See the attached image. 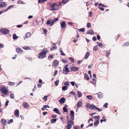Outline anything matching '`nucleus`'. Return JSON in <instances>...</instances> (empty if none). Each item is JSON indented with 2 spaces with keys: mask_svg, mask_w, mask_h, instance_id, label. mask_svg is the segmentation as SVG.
Listing matches in <instances>:
<instances>
[{
  "mask_svg": "<svg viewBox=\"0 0 129 129\" xmlns=\"http://www.w3.org/2000/svg\"><path fill=\"white\" fill-rule=\"evenodd\" d=\"M9 102V101H8V100L6 102V103H5V104L6 106H7L8 105V104Z\"/></svg>",
  "mask_w": 129,
  "mask_h": 129,
  "instance_id": "obj_60",
  "label": "nucleus"
},
{
  "mask_svg": "<svg viewBox=\"0 0 129 129\" xmlns=\"http://www.w3.org/2000/svg\"><path fill=\"white\" fill-rule=\"evenodd\" d=\"M1 33L3 34H7L9 33L10 31L8 29L6 28L1 29L0 30Z\"/></svg>",
  "mask_w": 129,
  "mask_h": 129,
  "instance_id": "obj_5",
  "label": "nucleus"
},
{
  "mask_svg": "<svg viewBox=\"0 0 129 129\" xmlns=\"http://www.w3.org/2000/svg\"><path fill=\"white\" fill-rule=\"evenodd\" d=\"M60 52L61 53V55H65V54L63 52L61 48L60 49Z\"/></svg>",
  "mask_w": 129,
  "mask_h": 129,
  "instance_id": "obj_42",
  "label": "nucleus"
},
{
  "mask_svg": "<svg viewBox=\"0 0 129 129\" xmlns=\"http://www.w3.org/2000/svg\"><path fill=\"white\" fill-rule=\"evenodd\" d=\"M87 33L88 34H89L91 35H93L94 33V32L92 29L88 30L87 31Z\"/></svg>",
  "mask_w": 129,
  "mask_h": 129,
  "instance_id": "obj_16",
  "label": "nucleus"
},
{
  "mask_svg": "<svg viewBox=\"0 0 129 129\" xmlns=\"http://www.w3.org/2000/svg\"><path fill=\"white\" fill-rule=\"evenodd\" d=\"M44 108H45V109H46L47 108H50V107L47 105H44L43 106Z\"/></svg>",
  "mask_w": 129,
  "mask_h": 129,
  "instance_id": "obj_55",
  "label": "nucleus"
},
{
  "mask_svg": "<svg viewBox=\"0 0 129 129\" xmlns=\"http://www.w3.org/2000/svg\"><path fill=\"white\" fill-rule=\"evenodd\" d=\"M53 56L52 55H49L48 56V58H51L52 59L53 58Z\"/></svg>",
  "mask_w": 129,
  "mask_h": 129,
  "instance_id": "obj_57",
  "label": "nucleus"
},
{
  "mask_svg": "<svg viewBox=\"0 0 129 129\" xmlns=\"http://www.w3.org/2000/svg\"><path fill=\"white\" fill-rule=\"evenodd\" d=\"M96 109L99 112L101 111L102 110V109H100V108L97 107Z\"/></svg>",
  "mask_w": 129,
  "mask_h": 129,
  "instance_id": "obj_58",
  "label": "nucleus"
},
{
  "mask_svg": "<svg viewBox=\"0 0 129 129\" xmlns=\"http://www.w3.org/2000/svg\"><path fill=\"white\" fill-rule=\"evenodd\" d=\"M57 120L56 119H52L51 120V123H54Z\"/></svg>",
  "mask_w": 129,
  "mask_h": 129,
  "instance_id": "obj_30",
  "label": "nucleus"
},
{
  "mask_svg": "<svg viewBox=\"0 0 129 129\" xmlns=\"http://www.w3.org/2000/svg\"><path fill=\"white\" fill-rule=\"evenodd\" d=\"M107 105H108L107 103H106L104 105L103 107H105L106 108H107Z\"/></svg>",
  "mask_w": 129,
  "mask_h": 129,
  "instance_id": "obj_53",
  "label": "nucleus"
},
{
  "mask_svg": "<svg viewBox=\"0 0 129 129\" xmlns=\"http://www.w3.org/2000/svg\"><path fill=\"white\" fill-rule=\"evenodd\" d=\"M17 3L18 4H25L21 0L17 2Z\"/></svg>",
  "mask_w": 129,
  "mask_h": 129,
  "instance_id": "obj_33",
  "label": "nucleus"
},
{
  "mask_svg": "<svg viewBox=\"0 0 129 129\" xmlns=\"http://www.w3.org/2000/svg\"><path fill=\"white\" fill-rule=\"evenodd\" d=\"M8 84L10 85H14V82H12L10 81H9L8 82Z\"/></svg>",
  "mask_w": 129,
  "mask_h": 129,
  "instance_id": "obj_40",
  "label": "nucleus"
},
{
  "mask_svg": "<svg viewBox=\"0 0 129 129\" xmlns=\"http://www.w3.org/2000/svg\"><path fill=\"white\" fill-rule=\"evenodd\" d=\"M69 59L70 60V61L72 62H74V59L72 57H70L69 58Z\"/></svg>",
  "mask_w": 129,
  "mask_h": 129,
  "instance_id": "obj_46",
  "label": "nucleus"
},
{
  "mask_svg": "<svg viewBox=\"0 0 129 129\" xmlns=\"http://www.w3.org/2000/svg\"><path fill=\"white\" fill-rule=\"evenodd\" d=\"M10 98L11 99H14V94L12 93L10 95Z\"/></svg>",
  "mask_w": 129,
  "mask_h": 129,
  "instance_id": "obj_41",
  "label": "nucleus"
},
{
  "mask_svg": "<svg viewBox=\"0 0 129 129\" xmlns=\"http://www.w3.org/2000/svg\"><path fill=\"white\" fill-rule=\"evenodd\" d=\"M48 52V50L47 49H44L39 54L38 58L40 59L44 58L46 57V53Z\"/></svg>",
  "mask_w": 129,
  "mask_h": 129,
  "instance_id": "obj_1",
  "label": "nucleus"
},
{
  "mask_svg": "<svg viewBox=\"0 0 129 129\" xmlns=\"http://www.w3.org/2000/svg\"><path fill=\"white\" fill-rule=\"evenodd\" d=\"M72 127V125L70 124H68L67 125L66 128L67 129H70Z\"/></svg>",
  "mask_w": 129,
  "mask_h": 129,
  "instance_id": "obj_29",
  "label": "nucleus"
},
{
  "mask_svg": "<svg viewBox=\"0 0 129 129\" xmlns=\"http://www.w3.org/2000/svg\"><path fill=\"white\" fill-rule=\"evenodd\" d=\"M68 88V87L66 86H64L62 87V89L63 90H66Z\"/></svg>",
  "mask_w": 129,
  "mask_h": 129,
  "instance_id": "obj_36",
  "label": "nucleus"
},
{
  "mask_svg": "<svg viewBox=\"0 0 129 129\" xmlns=\"http://www.w3.org/2000/svg\"><path fill=\"white\" fill-rule=\"evenodd\" d=\"M70 93L71 94H72V95H75V93L73 91H72Z\"/></svg>",
  "mask_w": 129,
  "mask_h": 129,
  "instance_id": "obj_54",
  "label": "nucleus"
},
{
  "mask_svg": "<svg viewBox=\"0 0 129 129\" xmlns=\"http://www.w3.org/2000/svg\"><path fill=\"white\" fill-rule=\"evenodd\" d=\"M57 43H54V46L52 47L51 48V50H55L57 49V47L56 46V44Z\"/></svg>",
  "mask_w": 129,
  "mask_h": 129,
  "instance_id": "obj_19",
  "label": "nucleus"
},
{
  "mask_svg": "<svg viewBox=\"0 0 129 129\" xmlns=\"http://www.w3.org/2000/svg\"><path fill=\"white\" fill-rule=\"evenodd\" d=\"M49 95H48L47 96L46 95H45L43 98V100L45 101H46L47 100V97Z\"/></svg>",
  "mask_w": 129,
  "mask_h": 129,
  "instance_id": "obj_38",
  "label": "nucleus"
},
{
  "mask_svg": "<svg viewBox=\"0 0 129 129\" xmlns=\"http://www.w3.org/2000/svg\"><path fill=\"white\" fill-rule=\"evenodd\" d=\"M30 36V34L29 33H27L26 34L25 36V37H24V39L25 38H27L29 37Z\"/></svg>",
  "mask_w": 129,
  "mask_h": 129,
  "instance_id": "obj_20",
  "label": "nucleus"
},
{
  "mask_svg": "<svg viewBox=\"0 0 129 129\" xmlns=\"http://www.w3.org/2000/svg\"><path fill=\"white\" fill-rule=\"evenodd\" d=\"M59 62L57 60H55L53 61V64L54 66L55 67H56L58 64Z\"/></svg>",
  "mask_w": 129,
  "mask_h": 129,
  "instance_id": "obj_11",
  "label": "nucleus"
},
{
  "mask_svg": "<svg viewBox=\"0 0 129 129\" xmlns=\"http://www.w3.org/2000/svg\"><path fill=\"white\" fill-rule=\"evenodd\" d=\"M60 5V4L58 5L57 4L55 3H53L51 4L50 5V10L51 11L56 10L58 8L59 6Z\"/></svg>",
  "mask_w": 129,
  "mask_h": 129,
  "instance_id": "obj_3",
  "label": "nucleus"
},
{
  "mask_svg": "<svg viewBox=\"0 0 129 129\" xmlns=\"http://www.w3.org/2000/svg\"><path fill=\"white\" fill-rule=\"evenodd\" d=\"M62 61L64 63H67L68 62V61L67 60L63 59L62 60Z\"/></svg>",
  "mask_w": 129,
  "mask_h": 129,
  "instance_id": "obj_48",
  "label": "nucleus"
},
{
  "mask_svg": "<svg viewBox=\"0 0 129 129\" xmlns=\"http://www.w3.org/2000/svg\"><path fill=\"white\" fill-rule=\"evenodd\" d=\"M22 81H19L17 84V86L19 85H20V84L21 83H22Z\"/></svg>",
  "mask_w": 129,
  "mask_h": 129,
  "instance_id": "obj_63",
  "label": "nucleus"
},
{
  "mask_svg": "<svg viewBox=\"0 0 129 129\" xmlns=\"http://www.w3.org/2000/svg\"><path fill=\"white\" fill-rule=\"evenodd\" d=\"M53 21L52 19L48 20L46 23L47 25H49L50 26L54 24Z\"/></svg>",
  "mask_w": 129,
  "mask_h": 129,
  "instance_id": "obj_6",
  "label": "nucleus"
},
{
  "mask_svg": "<svg viewBox=\"0 0 129 129\" xmlns=\"http://www.w3.org/2000/svg\"><path fill=\"white\" fill-rule=\"evenodd\" d=\"M70 117L71 119L73 120L74 119V113L73 111H71L70 112Z\"/></svg>",
  "mask_w": 129,
  "mask_h": 129,
  "instance_id": "obj_7",
  "label": "nucleus"
},
{
  "mask_svg": "<svg viewBox=\"0 0 129 129\" xmlns=\"http://www.w3.org/2000/svg\"><path fill=\"white\" fill-rule=\"evenodd\" d=\"M84 77L86 78V79L88 80L89 79V78L88 77V75L87 74H84Z\"/></svg>",
  "mask_w": 129,
  "mask_h": 129,
  "instance_id": "obj_28",
  "label": "nucleus"
},
{
  "mask_svg": "<svg viewBox=\"0 0 129 129\" xmlns=\"http://www.w3.org/2000/svg\"><path fill=\"white\" fill-rule=\"evenodd\" d=\"M79 30L82 32H84L85 31V29L84 28H81L79 29Z\"/></svg>",
  "mask_w": 129,
  "mask_h": 129,
  "instance_id": "obj_44",
  "label": "nucleus"
},
{
  "mask_svg": "<svg viewBox=\"0 0 129 129\" xmlns=\"http://www.w3.org/2000/svg\"><path fill=\"white\" fill-rule=\"evenodd\" d=\"M94 105L93 104L90 105V106H89V108L91 109H93Z\"/></svg>",
  "mask_w": 129,
  "mask_h": 129,
  "instance_id": "obj_47",
  "label": "nucleus"
},
{
  "mask_svg": "<svg viewBox=\"0 0 129 129\" xmlns=\"http://www.w3.org/2000/svg\"><path fill=\"white\" fill-rule=\"evenodd\" d=\"M92 12L90 11L89 13V15L90 17H91L92 16Z\"/></svg>",
  "mask_w": 129,
  "mask_h": 129,
  "instance_id": "obj_64",
  "label": "nucleus"
},
{
  "mask_svg": "<svg viewBox=\"0 0 129 129\" xmlns=\"http://www.w3.org/2000/svg\"><path fill=\"white\" fill-rule=\"evenodd\" d=\"M62 3H63L64 4L66 3L68 1V0H62Z\"/></svg>",
  "mask_w": 129,
  "mask_h": 129,
  "instance_id": "obj_45",
  "label": "nucleus"
},
{
  "mask_svg": "<svg viewBox=\"0 0 129 129\" xmlns=\"http://www.w3.org/2000/svg\"><path fill=\"white\" fill-rule=\"evenodd\" d=\"M103 95L102 94H101V93H98V97L99 98H101L103 97Z\"/></svg>",
  "mask_w": 129,
  "mask_h": 129,
  "instance_id": "obj_37",
  "label": "nucleus"
},
{
  "mask_svg": "<svg viewBox=\"0 0 129 129\" xmlns=\"http://www.w3.org/2000/svg\"><path fill=\"white\" fill-rule=\"evenodd\" d=\"M92 40L94 41H95L96 40V39L95 37H93L92 38Z\"/></svg>",
  "mask_w": 129,
  "mask_h": 129,
  "instance_id": "obj_62",
  "label": "nucleus"
},
{
  "mask_svg": "<svg viewBox=\"0 0 129 129\" xmlns=\"http://www.w3.org/2000/svg\"><path fill=\"white\" fill-rule=\"evenodd\" d=\"M74 122L71 119L67 121V123L68 124H69L72 125V124H74Z\"/></svg>",
  "mask_w": 129,
  "mask_h": 129,
  "instance_id": "obj_22",
  "label": "nucleus"
},
{
  "mask_svg": "<svg viewBox=\"0 0 129 129\" xmlns=\"http://www.w3.org/2000/svg\"><path fill=\"white\" fill-rule=\"evenodd\" d=\"M59 81L57 79L55 82V84L56 86H57L58 84Z\"/></svg>",
  "mask_w": 129,
  "mask_h": 129,
  "instance_id": "obj_39",
  "label": "nucleus"
},
{
  "mask_svg": "<svg viewBox=\"0 0 129 129\" xmlns=\"http://www.w3.org/2000/svg\"><path fill=\"white\" fill-rule=\"evenodd\" d=\"M37 89V87L36 85H35L34 88L32 90L33 91H34Z\"/></svg>",
  "mask_w": 129,
  "mask_h": 129,
  "instance_id": "obj_59",
  "label": "nucleus"
},
{
  "mask_svg": "<svg viewBox=\"0 0 129 129\" xmlns=\"http://www.w3.org/2000/svg\"><path fill=\"white\" fill-rule=\"evenodd\" d=\"M96 43L98 44L99 46L101 48H103V45L102 43L99 42H97Z\"/></svg>",
  "mask_w": 129,
  "mask_h": 129,
  "instance_id": "obj_24",
  "label": "nucleus"
},
{
  "mask_svg": "<svg viewBox=\"0 0 129 129\" xmlns=\"http://www.w3.org/2000/svg\"><path fill=\"white\" fill-rule=\"evenodd\" d=\"M86 97L88 99H90V100H91L93 98L92 96L90 95H87V96Z\"/></svg>",
  "mask_w": 129,
  "mask_h": 129,
  "instance_id": "obj_31",
  "label": "nucleus"
},
{
  "mask_svg": "<svg viewBox=\"0 0 129 129\" xmlns=\"http://www.w3.org/2000/svg\"><path fill=\"white\" fill-rule=\"evenodd\" d=\"M13 119H11L10 120H9L8 121V124H9L11 122H13Z\"/></svg>",
  "mask_w": 129,
  "mask_h": 129,
  "instance_id": "obj_51",
  "label": "nucleus"
},
{
  "mask_svg": "<svg viewBox=\"0 0 129 129\" xmlns=\"http://www.w3.org/2000/svg\"><path fill=\"white\" fill-rule=\"evenodd\" d=\"M65 98L64 97H62L60 99L58 102L61 104H63L65 102Z\"/></svg>",
  "mask_w": 129,
  "mask_h": 129,
  "instance_id": "obj_10",
  "label": "nucleus"
},
{
  "mask_svg": "<svg viewBox=\"0 0 129 129\" xmlns=\"http://www.w3.org/2000/svg\"><path fill=\"white\" fill-rule=\"evenodd\" d=\"M23 106L25 108H27L29 106L28 104L26 102H24L23 104Z\"/></svg>",
  "mask_w": 129,
  "mask_h": 129,
  "instance_id": "obj_18",
  "label": "nucleus"
},
{
  "mask_svg": "<svg viewBox=\"0 0 129 129\" xmlns=\"http://www.w3.org/2000/svg\"><path fill=\"white\" fill-rule=\"evenodd\" d=\"M61 26L62 28H64L66 25L65 22L64 21H62L61 22H60Z\"/></svg>",
  "mask_w": 129,
  "mask_h": 129,
  "instance_id": "obj_12",
  "label": "nucleus"
},
{
  "mask_svg": "<svg viewBox=\"0 0 129 129\" xmlns=\"http://www.w3.org/2000/svg\"><path fill=\"white\" fill-rule=\"evenodd\" d=\"M87 26L88 28H89L91 27V24L90 23H88L87 24Z\"/></svg>",
  "mask_w": 129,
  "mask_h": 129,
  "instance_id": "obj_43",
  "label": "nucleus"
},
{
  "mask_svg": "<svg viewBox=\"0 0 129 129\" xmlns=\"http://www.w3.org/2000/svg\"><path fill=\"white\" fill-rule=\"evenodd\" d=\"M53 111L55 112L57 114L60 115V111L58 110V109L56 108H55L53 110Z\"/></svg>",
  "mask_w": 129,
  "mask_h": 129,
  "instance_id": "obj_14",
  "label": "nucleus"
},
{
  "mask_svg": "<svg viewBox=\"0 0 129 129\" xmlns=\"http://www.w3.org/2000/svg\"><path fill=\"white\" fill-rule=\"evenodd\" d=\"M79 69V68L78 67H72L71 68V69L72 71L76 72L78 71Z\"/></svg>",
  "mask_w": 129,
  "mask_h": 129,
  "instance_id": "obj_8",
  "label": "nucleus"
},
{
  "mask_svg": "<svg viewBox=\"0 0 129 129\" xmlns=\"http://www.w3.org/2000/svg\"><path fill=\"white\" fill-rule=\"evenodd\" d=\"M63 109L64 112H68V111L67 108L66 107H63Z\"/></svg>",
  "mask_w": 129,
  "mask_h": 129,
  "instance_id": "obj_35",
  "label": "nucleus"
},
{
  "mask_svg": "<svg viewBox=\"0 0 129 129\" xmlns=\"http://www.w3.org/2000/svg\"><path fill=\"white\" fill-rule=\"evenodd\" d=\"M15 115L17 116H19V111L18 110H16L15 111Z\"/></svg>",
  "mask_w": 129,
  "mask_h": 129,
  "instance_id": "obj_21",
  "label": "nucleus"
},
{
  "mask_svg": "<svg viewBox=\"0 0 129 129\" xmlns=\"http://www.w3.org/2000/svg\"><path fill=\"white\" fill-rule=\"evenodd\" d=\"M69 67L68 64L66 65L63 69V73L65 74H67V73L69 72Z\"/></svg>",
  "mask_w": 129,
  "mask_h": 129,
  "instance_id": "obj_4",
  "label": "nucleus"
},
{
  "mask_svg": "<svg viewBox=\"0 0 129 129\" xmlns=\"http://www.w3.org/2000/svg\"><path fill=\"white\" fill-rule=\"evenodd\" d=\"M18 37L16 36V34H14L13 36V39L15 40L18 38Z\"/></svg>",
  "mask_w": 129,
  "mask_h": 129,
  "instance_id": "obj_25",
  "label": "nucleus"
},
{
  "mask_svg": "<svg viewBox=\"0 0 129 129\" xmlns=\"http://www.w3.org/2000/svg\"><path fill=\"white\" fill-rule=\"evenodd\" d=\"M64 84L65 85H67L68 86L69 85V82H67V81H66L64 83Z\"/></svg>",
  "mask_w": 129,
  "mask_h": 129,
  "instance_id": "obj_49",
  "label": "nucleus"
},
{
  "mask_svg": "<svg viewBox=\"0 0 129 129\" xmlns=\"http://www.w3.org/2000/svg\"><path fill=\"white\" fill-rule=\"evenodd\" d=\"M98 49V47L97 46V45H96L93 48V50L95 51H96Z\"/></svg>",
  "mask_w": 129,
  "mask_h": 129,
  "instance_id": "obj_50",
  "label": "nucleus"
},
{
  "mask_svg": "<svg viewBox=\"0 0 129 129\" xmlns=\"http://www.w3.org/2000/svg\"><path fill=\"white\" fill-rule=\"evenodd\" d=\"M23 48L24 49L28 50L30 49V48L27 46H24L23 47Z\"/></svg>",
  "mask_w": 129,
  "mask_h": 129,
  "instance_id": "obj_27",
  "label": "nucleus"
},
{
  "mask_svg": "<svg viewBox=\"0 0 129 129\" xmlns=\"http://www.w3.org/2000/svg\"><path fill=\"white\" fill-rule=\"evenodd\" d=\"M1 4L0 5V7H4V6L6 5V6L7 5L6 4H5V3L4 2H1Z\"/></svg>",
  "mask_w": 129,
  "mask_h": 129,
  "instance_id": "obj_32",
  "label": "nucleus"
},
{
  "mask_svg": "<svg viewBox=\"0 0 129 129\" xmlns=\"http://www.w3.org/2000/svg\"><path fill=\"white\" fill-rule=\"evenodd\" d=\"M100 119V116H99V118H98V120H96L95 121V122L94 123V124L95 126H97L98 124H99V120Z\"/></svg>",
  "mask_w": 129,
  "mask_h": 129,
  "instance_id": "obj_13",
  "label": "nucleus"
},
{
  "mask_svg": "<svg viewBox=\"0 0 129 129\" xmlns=\"http://www.w3.org/2000/svg\"><path fill=\"white\" fill-rule=\"evenodd\" d=\"M16 52L18 53H21L22 52V50L19 47H17L16 48Z\"/></svg>",
  "mask_w": 129,
  "mask_h": 129,
  "instance_id": "obj_9",
  "label": "nucleus"
},
{
  "mask_svg": "<svg viewBox=\"0 0 129 129\" xmlns=\"http://www.w3.org/2000/svg\"><path fill=\"white\" fill-rule=\"evenodd\" d=\"M129 45V42H125L123 44V46H127Z\"/></svg>",
  "mask_w": 129,
  "mask_h": 129,
  "instance_id": "obj_34",
  "label": "nucleus"
},
{
  "mask_svg": "<svg viewBox=\"0 0 129 129\" xmlns=\"http://www.w3.org/2000/svg\"><path fill=\"white\" fill-rule=\"evenodd\" d=\"M0 91L1 93L4 94V95H7L9 94V90L6 88L5 86H0Z\"/></svg>",
  "mask_w": 129,
  "mask_h": 129,
  "instance_id": "obj_2",
  "label": "nucleus"
},
{
  "mask_svg": "<svg viewBox=\"0 0 129 129\" xmlns=\"http://www.w3.org/2000/svg\"><path fill=\"white\" fill-rule=\"evenodd\" d=\"M77 105L78 107H80L82 105V102L81 101H79L77 103Z\"/></svg>",
  "mask_w": 129,
  "mask_h": 129,
  "instance_id": "obj_17",
  "label": "nucleus"
},
{
  "mask_svg": "<svg viewBox=\"0 0 129 129\" xmlns=\"http://www.w3.org/2000/svg\"><path fill=\"white\" fill-rule=\"evenodd\" d=\"M1 122L3 125H5L6 124V120L4 119H2L1 120Z\"/></svg>",
  "mask_w": 129,
  "mask_h": 129,
  "instance_id": "obj_15",
  "label": "nucleus"
},
{
  "mask_svg": "<svg viewBox=\"0 0 129 129\" xmlns=\"http://www.w3.org/2000/svg\"><path fill=\"white\" fill-rule=\"evenodd\" d=\"M4 45L0 43V47L1 48H2L4 47Z\"/></svg>",
  "mask_w": 129,
  "mask_h": 129,
  "instance_id": "obj_56",
  "label": "nucleus"
},
{
  "mask_svg": "<svg viewBox=\"0 0 129 129\" xmlns=\"http://www.w3.org/2000/svg\"><path fill=\"white\" fill-rule=\"evenodd\" d=\"M90 53L89 52H87L85 54L84 58L85 59H87L90 55Z\"/></svg>",
  "mask_w": 129,
  "mask_h": 129,
  "instance_id": "obj_23",
  "label": "nucleus"
},
{
  "mask_svg": "<svg viewBox=\"0 0 129 129\" xmlns=\"http://www.w3.org/2000/svg\"><path fill=\"white\" fill-rule=\"evenodd\" d=\"M57 70H56L54 72L53 75L54 76L56 75V74H57Z\"/></svg>",
  "mask_w": 129,
  "mask_h": 129,
  "instance_id": "obj_61",
  "label": "nucleus"
},
{
  "mask_svg": "<svg viewBox=\"0 0 129 129\" xmlns=\"http://www.w3.org/2000/svg\"><path fill=\"white\" fill-rule=\"evenodd\" d=\"M58 20V18H54L52 20L54 22Z\"/></svg>",
  "mask_w": 129,
  "mask_h": 129,
  "instance_id": "obj_52",
  "label": "nucleus"
},
{
  "mask_svg": "<svg viewBox=\"0 0 129 129\" xmlns=\"http://www.w3.org/2000/svg\"><path fill=\"white\" fill-rule=\"evenodd\" d=\"M77 95L78 97H81L82 96L81 92L79 91H78L77 92Z\"/></svg>",
  "mask_w": 129,
  "mask_h": 129,
  "instance_id": "obj_26",
  "label": "nucleus"
}]
</instances>
